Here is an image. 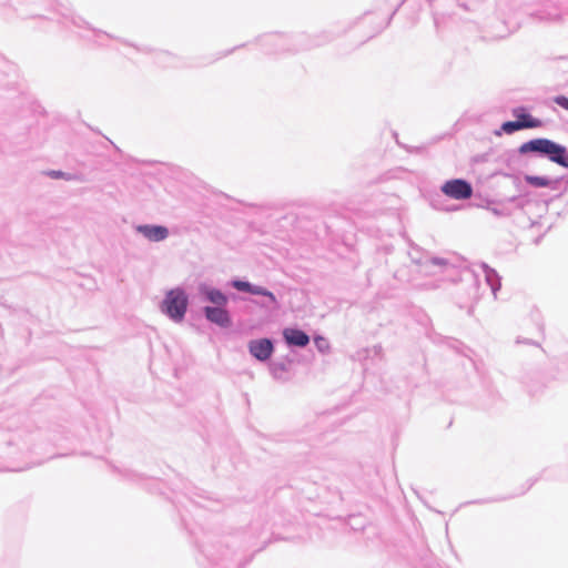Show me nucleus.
<instances>
[{"mask_svg": "<svg viewBox=\"0 0 568 568\" xmlns=\"http://www.w3.org/2000/svg\"><path fill=\"white\" fill-rule=\"evenodd\" d=\"M415 262L424 274L433 276L444 274L455 266L450 260L439 256H425Z\"/></svg>", "mask_w": 568, "mask_h": 568, "instance_id": "4", "label": "nucleus"}, {"mask_svg": "<svg viewBox=\"0 0 568 568\" xmlns=\"http://www.w3.org/2000/svg\"><path fill=\"white\" fill-rule=\"evenodd\" d=\"M442 192L455 200H467L473 195L471 184L464 179H453L446 181L442 187Z\"/></svg>", "mask_w": 568, "mask_h": 568, "instance_id": "6", "label": "nucleus"}, {"mask_svg": "<svg viewBox=\"0 0 568 568\" xmlns=\"http://www.w3.org/2000/svg\"><path fill=\"white\" fill-rule=\"evenodd\" d=\"M314 342H315L317 349L321 353H325L328 349V343L324 337L317 336V337H315Z\"/></svg>", "mask_w": 568, "mask_h": 568, "instance_id": "16", "label": "nucleus"}, {"mask_svg": "<svg viewBox=\"0 0 568 568\" xmlns=\"http://www.w3.org/2000/svg\"><path fill=\"white\" fill-rule=\"evenodd\" d=\"M521 129V123L516 121H506L501 124V131L506 134H513Z\"/></svg>", "mask_w": 568, "mask_h": 568, "instance_id": "14", "label": "nucleus"}, {"mask_svg": "<svg viewBox=\"0 0 568 568\" xmlns=\"http://www.w3.org/2000/svg\"><path fill=\"white\" fill-rule=\"evenodd\" d=\"M136 233L141 234L150 242H163L169 235V229L164 225H155V224H139L135 226Z\"/></svg>", "mask_w": 568, "mask_h": 568, "instance_id": "8", "label": "nucleus"}, {"mask_svg": "<svg viewBox=\"0 0 568 568\" xmlns=\"http://www.w3.org/2000/svg\"><path fill=\"white\" fill-rule=\"evenodd\" d=\"M197 291L203 301L212 304V306L203 307L205 318L220 327H229L232 324V320L226 310L229 304L227 296L221 290L204 283L199 285Z\"/></svg>", "mask_w": 568, "mask_h": 568, "instance_id": "1", "label": "nucleus"}, {"mask_svg": "<svg viewBox=\"0 0 568 568\" xmlns=\"http://www.w3.org/2000/svg\"><path fill=\"white\" fill-rule=\"evenodd\" d=\"M487 210L489 212H491L494 215L496 216H508L510 213L507 209L505 207H498L496 205H494L493 203H489L487 205Z\"/></svg>", "mask_w": 568, "mask_h": 568, "instance_id": "15", "label": "nucleus"}, {"mask_svg": "<svg viewBox=\"0 0 568 568\" xmlns=\"http://www.w3.org/2000/svg\"><path fill=\"white\" fill-rule=\"evenodd\" d=\"M190 300L186 290L182 286L170 288L165 292L159 308L172 322L179 324L185 318Z\"/></svg>", "mask_w": 568, "mask_h": 568, "instance_id": "3", "label": "nucleus"}, {"mask_svg": "<svg viewBox=\"0 0 568 568\" xmlns=\"http://www.w3.org/2000/svg\"><path fill=\"white\" fill-rule=\"evenodd\" d=\"M47 175L51 179H62L65 181H82L78 174H72L63 171L51 170L47 172Z\"/></svg>", "mask_w": 568, "mask_h": 568, "instance_id": "13", "label": "nucleus"}, {"mask_svg": "<svg viewBox=\"0 0 568 568\" xmlns=\"http://www.w3.org/2000/svg\"><path fill=\"white\" fill-rule=\"evenodd\" d=\"M518 152L521 155L535 153L541 158L548 159L549 161L562 168L568 169L567 148L552 140L546 138L529 140L518 148Z\"/></svg>", "mask_w": 568, "mask_h": 568, "instance_id": "2", "label": "nucleus"}, {"mask_svg": "<svg viewBox=\"0 0 568 568\" xmlns=\"http://www.w3.org/2000/svg\"><path fill=\"white\" fill-rule=\"evenodd\" d=\"M477 266H478L479 271L483 273L487 285L490 287L491 293H493L494 297L496 298L497 293L501 286L500 276L494 268H491L486 263H480Z\"/></svg>", "mask_w": 568, "mask_h": 568, "instance_id": "10", "label": "nucleus"}, {"mask_svg": "<svg viewBox=\"0 0 568 568\" xmlns=\"http://www.w3.org/2000/svg\"><path fill=\"white\" fill-rule=\"evenodd\" d=\"M247 348L250 354L260 362L270 359L274 353V344L267 337L250 341Z\"/></svg>", "mask_w": 568, "mask_h": 568, "instance_id": "7", "label": "nucleus"}, {"mask_svg": "<svg viewBox=\"0 0 568 568\" xmlns=\"http://www.w3.org/2000/svg\"><path fill=\"white\" fill-rule=\"evenodd\" d=\"M283 338L288 346L305 347L310 343V336L298 328H284Z\"/></svg>", "mask_w": 568, "mask_h": 568, "instance_id": "9", "label": "nucleus"}, {"mask_svg": "<svg viewBox=\"0 0 568 568\" xmlns=\"http://www.w3.org/2000/svg\"><path fill=\"white\" fill-rule=\"evenodd\" d=\"M513 115L517 118V121L521 123V129H535L541 125L539 119L532 118L525 111L524 108H516L513 110Z\"/></svg>", "mask_w": 568, "mask_h": 568, "instance_id": "11", "label": "nucleus"}, {"mask_svg": "<svg viewBox=\"0 0 568 568\" xmlns=\"http://www.w3.org/2000/svg\"><path fill=\"white\" fill-rule=\"evenodd\" d=\"M231 286L240 292H247L253 295H261V296L266 297L267 302L262 303L261 304L262 307H277L278 306V302H277L275 295L271 291L266 290L263 286L254 285V284H252L247 281H243V280H233L231 282Z\"/></svg>", "mask_w": 568, "mask_h": 568, "instance_id": "5", "label": "nucleus"}, {"mask_svg": "<svg viewBox=\"0 0 568 568\" xmlns=\"http://www.w3.org/2000/svg\"><path fill=\"white\" fill-rule=\"evenodd\" d=\"M555 103L561 106L565 110H568V98L565 95H557L554 99Z\"/></svg>", "mask_w": 568, "mask_h": 568, "instance_id": "17", "label": "nucleus"}, {"mask_svg": "<svg viewBox=\"0 0 568 568\" xmlns=\"http://www.w3.org/2000/svg\"><path fill=\"white\" fill-rule=\"evenodd\" d=\"M516 200V196H513L509 199L510 202H514Z\"/></svg>", "mask_w": 568, "mask_h": 568, "instance_id": "18", "label": "nucleus"}, {"mask_svg": "<svg viewBox=\"0 0 568 568\" xmlns=\"http://www.w3.org/2000/svg\"><path fill=\"white\" fill-rule=\"evenodd\" d=\"M525 181L534 187H548L550 180L546 176L525 175Z\"/></svg>", "mask_w": 568, "mask_h": 568, "instance_id": "12", "label": "nucleus"}]
</instances>
